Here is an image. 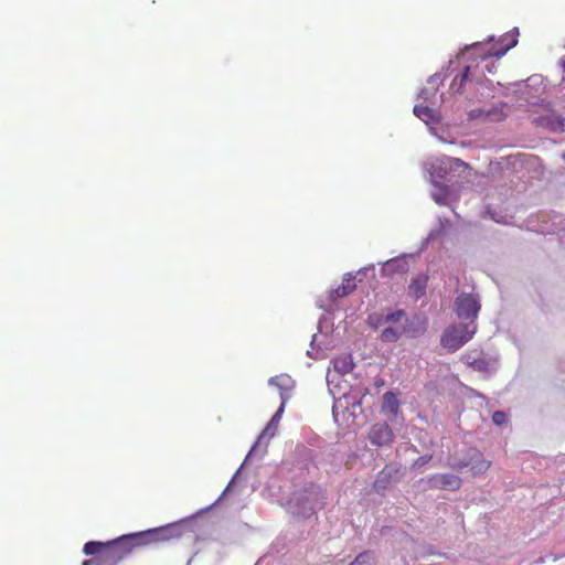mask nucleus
Segmentation results:
<instances>
[{
  "label": "nucleus",
  "instance_id": "obj_1",
  "mask_svg": "<svg viewBox=\"0 0 565 565\" xmlns=\"http://www.w3.org/2000/svg\"><path fill=\"white\" fill-rule=\"evenodd\" d=\"M177 527L168 525L152 529L139 533L122 535L116 540L107 542V561L119 562L128 556L135 548L170 540L177 536Z\"/></svg>",
  "mask_w": 565,
  "mask_h": 565
},
{
  "label": "nucleus",
  "instance_id": "obj_2",
  "mask_svg": "<svg viewBox=\"0 0 565 565\" xmlns=\"http://www.w3.org/2000/svg\"><path fill=\"white\" fill-rule=\"evenodd\" d=\"M477 330L473 322L448 327L441 335L440 344L455 352L472 339Z\"/></svg>",
  "mask_w": 565,
  "mask_h": 565
},
{
  "label": "nucleus",
  "instance_id": "obj_3",
  "mask_svg": "<svg viewBox=\"0 0 565 565\" xmlns=\"http://www.w3.org/2000/svg\"><path fill=\"white\" fill-rule=\"evenodd\" d=\"M479 310L480 301L476 295L461 294L455 301V311L460 319H471V322H473Z\"/></svg>",
  "mask_w": 565,
  "mask_h": 565
},
{
  "label": "nucleus",
  "instance_id": "obj_4",
  "mask_svg": "<svg viewBox=\"0 0 565 565\" xmlns=\"http://www.w3.org/2000/svg\"><path fill=\"white\" fill-rule=\"evenodd\" d=\"M367 438L373 446L388 447L394 443L395 435L387 423L380 422L371 426Z\"/></svg>",
  "mask_w": 565,
  "mask_h": 565
},
{
  "label": "nucleus",
  "instance_id": "obj_5",
  "mask_svg": "<svg viewBox=\"0 0 565 565\" xmlns=\"http://www.w3.org/2000/svg\"><path fill=\"white\" fill-rule=\"evenodd\" d=\"M468 466H470L472 475L478 476L489 470L491 461L484 459L483 455L479 450L471 449L469 460H462L451 465V467L457 471H460Z\"/></svg>",
  "mask_w": 565,
  "mask_h": 565
},
{
  "label": "nucleus",
  "instance_id": "obj_6",
  "mask_svg": "<svg viewBox=\"0 0 565 565\" xmlns=\"http://www.w3.org/2000/svg\"><path fill=\"white\" fill-rule=\"evenodd\" d=\"M532 122L553 132H563L565 130V118L552 109H545L544 114L533 117Z\"/></svg>",
  "mask_w": 565,
  "mask_h": 565
},
{
  "label": "nucleus",
  "instance_id": "obj_7",
  "mask_svg": "<svg viewBox=\"0 0 565 565\" xmlns=\"http://www.w3.org/2000/svg\"><path fill=\"white\" fill-rule=\"evenodd\" d=\"M428 483L433 489L456 491L461 487L462 480L454 473H435Z\"/></svg>",
  "mask_w": 565,
  "mask_h": 565
},
{
  "label": "nucleus",
  "instance_id": "obj_8",
  "mask_svg": "<svg viewBox=\"0 0 565 565\" xmlns=\"http://www.w3.org/2000/svg\"><path fill=\"white\" fill-rule=\"evenodd\" d=\"M505 104L500 103L497 105H493L490 109H473L470 111L471 118H483L492 121H500L505 117V114L503 111Z\"/></svg>",
  "mask_w": 565,
  "mask_h": 565
},
{
  "label": "nucleus",
  "instance_id": "obj_9",
  "mask_svg": "<svg viewBox=\"0 0 565 565\" xmlns=\"http://www.w3.org/2000/svg\"><path fill=\"white\" fill-rule=\"evenodd\" d=\"M428 282L427 275H418L414 277L407 288L408 296L413 298L415 301L420 299L426 294Z\"/></svg>",
  "mask_w": 565,
  "mask_h": 565
},
{
  "label": "nucleus",
  "instance_id": "obj_10",
  "mask_svg": "<svg viewBox=\"0 0 565 565\" xmlns=\"http://www.w3.org/2000/svg\"><path fill=\"white\" fill-rule=\"evenodd\" d=\"M354 279L355 277L352 274H347L342 284L330 292V298L332 300H338L351 295L356 289Z\"/></svg>",
  "mask_w": 565,
  "mask_h": 565
},
{
  "label": "nucleus",
  "instance_id": "obj_11",
  "mask_svg": "<svg viewBox=\"0 0 565 565\" xmlns=\"http://www.w3.org/2000/svg\"><path fill=\"white\" fill-rule=\"evenodd\" d=\"M399 411V402L393 392H386L383 395L382 412L390 416L391 419L396 418Z\"/></svg>",
  "mask_w": 565,
  "mask_h": 565
},
{
  "label": "nucleus",
  "instance_id": "obj_12",
  "mask_svg": "<svg viewBox=\"0 0 565 565\" xmlns=\"http://www.w3.org/2000/svg\"><path fill=\"white\" fill-rule=\"evenodd\" d=\"M518 30L515 29V34H505L501 39V46L494 51L489 52V55L495 57H502L510 49L514 47L518 43L516 40Z\"/></svg>",
  "mask_w": 565,
  "mask_h": 565
},
{
  "label": "nucleus",
  "instance_id": "obj_13",
  "mask_svg": "<svg viewBox=\"0 0 565 565\" xmlns=\"http://www.w3.org/2000/svg\"><path fill=\"white\" fill-rule=\"evenodd\" d=\"M284 408H285V399L282 398V403H281L280 407L277 409V412L274 414V416L271 417V419L269 420V423L267 424V426L263 430V433L260 435V438H265V437L271 438V437H274V435L276 434V429H277L278 423H279V420L281 418V415L284 413Z\"/></svg>",
  "mask_w": 565,
  "mask_h": 565
},
{
  "label": "nucleus",
  "instance_id": "obj_14",
  "mask_svg": "<svg viewBox=\"0 0 565 565\" xmlns=\"http://www.w3.org/2000/svg\"><path fill=\"white\" fill-rule=\"evenodd\" d=\"M398 473V469L393 468L392 466L384 467L377 475L376 480L374 482V487L376 489H385L390 483V479Z\"/></svg>",
  "mask_w": 565,
  "mask_h": 565
},
{
  "label": "nucleus",
  "instance_id": "obj_15",
  "mask_svg": "<svg viewBox=\"0 0 565 565\" xmlns=\"http://www.w3.org/2000/svg\"><path fill=\"white\" fill-rule=\"evenodd\" d=\"M333 367L337 372L341 374L350 373L353 367L354 363L351 355H342L338 356L333 360Z\"/></svg>",
  "mask_w": 565,
  "mask_h": 565
},
{
  "label": "nucleus",
  "instance_id": "obj_16",
  "mask_svg": "<svg viewBox=\"0 0 565 565\" xmlns=\"http://www.w3.org/2000/svg\"><path fill=\"white\" fill-rule=\"evenodd\" d=\"M83 552L86 555H97L100 554L105 559H107V543L90 541L84 545Z\"/></svg>",
  "mask_w": 565,
  "mask_h": 565
},
{
  "label": "nucleus",
  "instance_id": "obj_17",
  "mask_svg": "<svg viewBox=\"0 0 565 565\" xmlns=\"http://www.w3.org/2000/svg\"><path fill=\"white\" fill-rule=\"evenodd\" d=\"M471 79H472V77L470 74V67L467 66V67H465L463 72L460 75L456 76L452 79V82L450 84V89L454 93H462L466 82L471 81Z\"/></svg>",
  "mask_w": 565,
  "mask_h": 565
},
{
  "label": "nucleus",
  "instance_id": "obj_18",
  "mask_svg": "<svg viewBox=\"0 0 565 565\" xmlns=\"http://www.w3.org/2000/svg\"><path fill=\"white\" fill-rule=\"evenodd\" d=\"M449 196V190L448 186L443 184H435V190L431 192L433 200L439 204L444 205L446 204Z\"/></svg>",
  "mask_w": 565,
  "mask_h": 565
},
{
  "label": "nucleus",
  "instance_id": "obj_19",
  "mask_svg": "<svg viewBox=\"0 0 565 565\" xmlns=\"http://www.w3.org/2000/svg\"><path fill=\"white\" fill-rule=\"evenodd\" d=\"M414 114L425 122H430L435 119L434 110L428 106L416 105L414 107Z\"/></svg>",
  "mask_w": 565,
  "mask_h": 565
},
{
  "label": "nucleus",
  "instance_id": "obj_20",
  "mask_svg": "<svg viewBox=\"0 0 565 565\" xmlns=\"http://www.w3.org/2000/svg\"><path fill=\"white\" fill-rule=\"evenodd\" d=\"M386 268L392 271L406 273L408 264L404 258H393L386 262Z\"/></svg>",
  "mask_w": 565,
  "mask_h": 565
},
{
  "label": "nucleus",
  "instance_id": "obj_21",
  "mask_svg": "<svg viewBox=\"0 0 565 565\" xmlns=\"http://www.w3.org/2000/svg\"><path fill=\"white\" fill-rule=\"evenodd\" d=\"M290 377L287 375H277L269 380V384L278 386L280 390H288L290 387Z\"/></svg>",
  "mask_w": 565,
  "mask_h": 565
},
{
  "label": "nucleus",
  "instance_id": "obj_22",
  "mask_svg": "<svg viewBox=\"0 0 565 565\" xmlns=\"http://www.w3.org/2000/svg\"><path fill=\"white\" fill-rule=\"evenodd\" d=\"M380 338L383 342H396L399 339V333L393 328H385Z\"/></svg>",
  "mask_w": 565,
  "mask_h": 565
},
{
  "label": "nucleus",
  "instance_id": "obj_23",
  "mask_svg": "<svg viewBox=\"0 0 565 565\" xmlns=\"http://www.w3.org/2000/svg\"><path fill=\"white\" fill-rule=\"evenodd\" d=\"M374 558L370 552L360 553L350 565H372Z\"/></svg>",
  "mask_w": 565,
  "mask_h": 565
},
{
  "label": "nucleus",
  "instance_id": "obj_24",
  "mask_svg": "<svg viewBox=\"0 0 565 565\" xmlns=\"http://www.w3.org/2000/svg\"><path fill=\"white\" fill-rule=\"evenodd\" d=\"M405 316V311L402 309L395 310L385 316V322H398Z\"/></svg>",
  "mask_w": 565,
  "mask_h": 565
},
{
  "label": "nucleus",
  "instance_id": "obj_25",
  "mask_svg": "<svg viewBox=\"0 0 565 565\" xmlns=\"http://www.w3.org/2000/svg\"><path fill=\"white\" fill-rule=\"evenodd\" d=\"M492 422L500 426L502 424H504L507 422V415L505 413L501 412V411H497L493 413L492 415Z\"/></svg>",
  "mask_w": 565,
  "mask_h": 565
},
{
  "label": "nucleus",
  "instance_id": "obj_26",
  "mask_svg": "<svg viewBox=\"0 0 565 565\" xmlns=\"http://www.w3.org/2000/svg\"><path fill=\"white\" fill-rule=\"evenodd\" d=\"M431 458H433L431 455H424L415 460L414 466L422 467V466L428 463L431 460Z\"/></svg>",
  "mask_w": 565,
  "mask_h": 565
},
{
  "label": "nucleus",
  "instance_id": "obj_27",
  "mask_svg": "<svg viewBox=\"0 0 565 565\" xmlns=\"http://www.w3.org/2000/svg\"><path fill=\"white\" fill-rule=\"evenodd\" d=\"M82 565H97V563L94 559H87V561H84Z\"/></svg>",
  "mask_w": 565,
  "mask_h": 565
},
{
  "label": "nucleus",
  "instance_id": "obj_28",
  "mask_svg": "<svg viewBox=\"0 0 565 565\" xmlns=\"http://www.w3.org/2000/svg\"><path fill=\"white\" fill-rule=\"evenodd\" d=\"M561 557H562V556H555V557L553 558V561H557V559H558V558H561Z\"/></svg>",
  "mask_w": 565,
  "mask_h": 565
}]
</instances>
